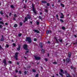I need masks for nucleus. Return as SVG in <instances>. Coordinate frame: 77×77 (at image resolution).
I'll use <instances>...</instances> for the list:
<instances>
[{"label":"nucleus","mask_w":77,"mask_h":77,"mask_svg":"<svg viewBox=\"0 0 77 77\" xmlns=\"http://www.w3.org/2000/svg\"><path fill=\"white\" fill-rule=\"evenodd\" d=\"M17 65H19V63L18 62H17Z\"/></svg>","instance_id":"5fc2aeb1"},{"label":"nucleus","mask_w":77,"mask_h":77,"mask_svg":"<svg viewBox=\"0 0 77 77\" xmlns=\"http://www.w3.org/2000/svg\"><path fill=\"white\" fill-rule=\"evenodd\" d=\"M32 71L34 72H36V70L34 69H32Z\"/></svg>","instance_id":"b1692460"},{"label":"nucleus","mask_w":77,"mask_h":77,"mask_svg":"<svg viewBox=\"0 0 77 77\" xmlns=\"http://www.w3.org/2000/svg\"><path fill=\"white\" fill-rule=\"evenodd\" d=\"M27 53H29V51H27L25 52V54H27Z\"/></svg>","instance_id":"c9c22d12"},{"label":"nucleus","mask_w":77,"mask_h":77,"mask_svg":"<svg viewBox=\"0 0 77 77\" xmlns=\"http://www.w3.org/2000/svg\"><path fill=\"white\" fill-rule=\"evenodd\" d=\"M61 16L60 17V18H63V14L62 13H61Z\"/></svg>","instance_id":"9d476101"},{"label":"nucleus","mask_w":77,"mask_h":77,"mask_svg":"<svg viewBox=\"0 0 77 77\" xmlns=\"http://www.w3.org/2000/svg\"><path fill=\"white\" fill-rule=\"evenodd\" d=\"M48 56H49V54H48Z\"/></svg>","instance_id":"338daca9"},{"label":"nucleus","mask_w":77,"mask_h":77,"mask_svg":"<svg viewBox=\"0 0 77 77\" xmlns=\"http://www.w3.org/2000/svg\"><path fill=\"white\" fill-rule=\"evenodd\" d=\"M19 73L20 74H21V71H19Z\"/></svg>","instance_id":"8fccbe9b"},{"label":"nucleus","mask_w":77,"mask_h":77,"mask_svg":"<svg viewBox=\"0 0 77 77\" xmlns=\"http://www.w3.org/2000/svg\"><path fill=\"white\" fill-rule=\"evenodd\" d=\"M33 31L34 32H36L37 33H39V31H38V30H36V29H34L33 30Z\"/></svg>","instance_id":"0eeeda50"},{"label":"nucleus","mask_w":77,"mask_h":77,"mask_svg":"<svg viewBox=\"0 0 77 77\" xmlns=\"http://www.w3.org/2000/svg\"><path fill=\"white\" fill-rule=\"evenodd\" d=\"M6 47L7 48H8V47H9V45H6Z\"/></svg>","instance_id":"e433bc0d"},{"label":"nucleus","mask_w":77,"mask_h":77,"mask_svg":"<svg viewBox=\"0 0 77 77\" xmlns=\"http://www.w3.org/2000/svg\"><path fill=\"white\" fill-rule=\"evenodd\" d=\"M53 64H57V62H54L53 63Z\"/></svg>","instance_id":"c85d7f7f"},{"label":"nucleus","mask_w":77,"mask_h":77,"mask_svg":"<svg viewBox=\"0 0 77 77\" xmlns=\"http://www.w3.org/2000/svg\"><path fill=\"white\" fill-rule=\"evenodd\" d=\"M2 27H3V26L2 25H0V28L1 29L2 28Z\"/></svg>","instance_id":"bb28decb"},{"label":"nucleus","mask_w":77,"mask_h":77,"mask_svg":"<svg viewBox=\"0 0 77 77\" xmlns=\"http://www.w3.org/2000/svg\"><path fill=\"white\" fill-rule=\"evenodd\" d=\"M0 24H4V23L3 22H2V21H0Z\"/></svg>","instance_id":"5701e85b"},{"label":"nucleus","mask_w":77,"mask_h":77,"mask_svg":"<svg viewBox=\"0 0 77 77\" xmlns=\"http://www.w3.org/2000/svg\"><path fill=\"white\" fill-rule=\"evenodd\" d=\"M27 18L28 19H30L31 18V17H27Z\"/></svg>","instance_id":"58836bf2"},{"label":"nucleus","mask_w":77,"mask_h":77,"mask_svg":"<svg viewBox=\"0 0 77 77\" xmlns=\"http://www.w3.org/2000/svg\"><path fill=\"white\" fill-rule=\"evenodd\" d=\"M40 47L41 48H42V44L41 43H40Z\"/></svg>","instance_id":"4468645a"},{"label":"nucleus","mask_w":77,"mask_h":77,"mask_svg":"<svg viewBox=\"0 0 77 77\" xmlns=\"http://www.w3.org/2000/svg\"><path fill=\"white\" fill-rule=\"evenodd\" d=\"M58 2H60V1H58Z\"/></svg>","instance_id":"774afa93"},{"label":"nucleus","mask_w":77,"mask_h":77,"mask_svg":"<svg viewBox=\"0 0 77 77\" xmlns=\"http://www.w3.org/2000/svg\"><path fill=\"white\" fill-rule=\"evenodd\" d=\"M18 52H16V53L15 54V56H14V58L16 60H17V57H18Z\"/></svg>","instance_id":"20e7f679"},{"label":"nucleus","mask_w":77,"mask_h":77,"mask_svg":"<svg viewBox=\"0 0 77 77\" xmlns=\"http://www.w3.org/2000/svg\"><path fill=\"white\" fill-rule=\"evenodd\" d=\"M45 12H48V10L47 9H46L45 10Z\"/></svg>","instance_id":"c756f323"},{"label":"nucleus","mask_w":77,"mask_h":77,"mask_svg":"<svg viewBox=\"0 0 77 77\" xmlns=\"http://www.w3.org/2000/svg\"><path fill=\"white\" fill-rule=\"evenodd\" d=\"M2 38L1 39V41H3L4 40V37L3 35H2Z\"/></svg>","instance_id":"1a4fd4ad"},{"label":"nucleus","mask_w":77,"mask_h":77,"mask_svg":"<svg viewBox=\"0 0 77 77\" xmlns=\"http://www.w3.org/2000/svg\"><path fill=\"white\" fill-rule=\"evenodd\" d=\"M24 73L25 74H27V72L26 71H25Z\"/></svg>","instance_id":"ea45409f"},{"label":"nucleus","mask_w":77,"mask_h":77,"mask_svg":"<svg viewBox=\"0 0 77 77\" xmlns=\"http://www.w3.org/2000/svg\"><path fill=\"white\" fill-rule=\"evenodd\" d=\"M6 30V28H4V30Z\"/></svg>","instance_id":"3c124183"},{"label":"nucleus","mask_w":77,"mask_h":77,"mask_svg":"<svg viewBox=\"0 0 77 77\" xmlns=\"http://www.w3.org/2000/svg\"><path fill=\"white\" fill-rule=\"evenodd\" d=\"M59 41L60 42H62V39H59Z\"/></svg>","instance_id":"cd10ccee"},{"label":"nucleus","mask_w":77,"mask_h":77,"mask_svg":"<svg viewBox=\"0 0 77 77\" xmlns=\"http://www.w3.org/2000/svg\"><path fill=\"white\" fill-rule=\"evenodd\" d=\"M20 49H21V48H20V45H19L18 48H17V50L18 51H19L20 50Z\"/></svg>","instance_id":"6e6552de"},{"label":"nucleus","mask_w":77,"mask_h":77,"mask_svg":"<svg viewBox=\"0 0 77 77\" xmlns=\"http://www.w3.org/2000/svg\"><path fill=\"white\" fill-rule=\"evenodd\" d=\"M48 44H49V43H50V41H48Z\"/></svg>","instance_id":"680f3d73"},{"label":"nucleus","mask_w":77,"mask_h":77,"mask_svg":"<svg viewBox=\"0 0 77 77\" xmlns=\"http://www.w3.org/2000/svg\"><path fill=\"white\" fill-rule=\"evenodd\" d=\"M60 5H61V6H62L63 8H64V7H65V5H64L62 3H60Z\"/></svg>","instance_id":"2eb2a0df"},{"label":"nucleus","mask_w":77,"mask_h":77,"mask_svg":"<svg viewBox=\"0 0 77 77\" xmlns=\"http://www.w3.org/2000/svg\"><path fill=\"white\" fill-rule=\"evenodd\" d=\"M9 63H11L12 62H11V61H8Z\"/></svg>","instance_id":"49530a36"},{"label":"nucleus","mask_w":77,"mask_h":77,"mask_svg":"<svg viewBox=\"0 0 77 77\" xmlns=\"http://www.w3.org/2000/svg\"><path fill=\"white\" fill-rule=\"evenodd\" d=\"M11 8H14V6L12 5L11 6Z\"/></svg>","instance_id":"6ab92c4d"},{"label":"nucleus","mask_w":77,"mask_h":77,"mask_svg":"<svg viewBox=\"0 0 77 77\" xmlns=\"http://www.w3.org/2000/svg\"><path fill=\"white\" fill-rule=\"evenodd\" d=\"M21 35H22V34H19L18 35V36L19 37H20V36H21Z\"/></svg>","instance_id":"412c9836"},{"label":"nucleus","mask_w":77,"mask_h":77,"mask_svg":"<svg viewBox=\"0 0 77 77\" xmlns=\"http://www.w3.org/2000/svg\"><path fill=\"white\" fill-rule=\"evenodd\" d=\"M62 29H63V30H65V27H64V26H63L62 27Z\"/></svg>","instance_id":"2f4dec72"},{"label":"nucleus","mask_w":77,"mask_h":77,"mask_svg":"<svg viewBox=\"0 0 77 77\" xmlns=\"http://www.w3.org/2000/svg\"><path fill=\"white\" fill-rule=\"evenodd\" d=\"M14 17H17V15H16V14H14Z\"/></svg>","instance_id":"4c0bfd02"},{"label":"nucleus","mask_w":77,"mask_h":77,"mask_svg":"<svg viewBox=\"0 0 77 77\" xmlns=\"http://www.w3.org/2000/svg\"><path fill=\"white\" fill-rule=\"evenodd\" d=\"M47 6H50V4H49V3H47Z\"/></svg>","instance_id":"473e14b6"},{"label":"nucleus","mask_w":77,"mask_h":77,"mask_svg":"<svg viewBox=\"0 0 77 77\" xmlns=\"http://www.w3.org/2000/svg\"><path fill=\"white\" fill-rule=\"evenodd\" d=\"M66 61L67 62H69V59L67 58L66 59Z\"/></svg>","instance_id":"dca6fc26"},{"label":"nucleus","mask_w":77,"mask_h":77,"mask_svg":"<svg viewBox=\"0 0 77 77\" xmlns=\"http://www.w3.org/2000/svg\"><path fill=\"white\" fill-rule=\"evenodd\" d=\"M56 17L57 18H58V15H57H57H56Z\"/></svg>","instance_id":"de8ad7c7"},{"label":"nucleus","mask_w":77,"mask_h":77,"mask_svg":"<svg viewBox=\"0 0 77 77\" xmlns=\"http://www.w3.org/2000/svg\"><path fill=\"white\" fill-rule=\"evenodd\" d=\"M71 68L72 69V68H73V66H71Z\"/></svg>","instance_id":"09e8293b"},{"label":"nucleus","mask_w":77,"mask_h":77,"mask_svg":"<svg viewBox=\"0 0 77 77\" xmlns=\"http://www.w3.org/2000/svg\"><path fill=\"white\" fill-rule=\"evenodd\" d=\"M49 32L50 33H51V31H50Z\"/></svg>","instance_id":"6e6d98bb"},{"label":"nucleus","mask_w":77,"mask_h":77,"mask_svg":"<svg viewBox=\"0 0 77 77\" xmlns=\"http://www.w3.org/2000/svg\"><path fill=\"white\" fill-rule=\"evenodd\" d=\"M24 57L25 59H27V58H26V57Z\"/></svg>","instance_id":"e2e57ef3"},{"label":"nucleus","mask_w":77,"mask_h":77,"mask_svg":"<svg viewBox=\"0 0 77 77\" xmlns=\"http://www.w3.org/2000/svg\"><path fill=\"white\" fill-rule=\"evenodd\" d=\"M38 18L39 20H41L42 19V18H41V16H39L38 17Z\"/></svg>","instance_id":"393cba45"},{"label":"nucleus","mask_w":77,"mask_h":77,"mask_svg":"<svg viewBox=\"0 0 77 77\" xmlns=\"http://www.w3.org/2000/svg\"><path fill=\"white\" fill-rule=\"evenodd\" d=\"M30 23H31V24H32V21H30Z\"/></svg>","instance_id":"4d7b16f0"},{"label":"nucleus","mask_w":77,"mask_h":77,"mask_svg":"<svg viewBox=\"0 0 77 77\" xmlns=\"http://www.w3.org/2000/svg\"><path fill=\"white\" fill-rule=\"evenodd\" d=\"M25 20L26 21H27V18L26 17H25Z\"/></svg>","instance_id":"a878e982"},{"label":"nucleus","mask_w":77,"mask_h":77,"mask_svg":"<svg viewBox=\"0 0 77 77\" xmlns=\"http://www.w3.org/2000/svg\"><path fill=\"white\" fill-rule=\"evenodd\" d=\"M6 17H8V14H6Z\"/></svg>","instance_id":"603ef678"},{"label":"nucleus","mask_w":77,"mask_h":77,"mask_svg":"<svg viewBox=\"0 0 77 77\" xmlns=\"http://www.w3.org/2000/svg\"><path fill=\"white\" fill-rule=\"evenodd\" d=\"M39 77V74H37L35 75V77Z\"/></svg>","instance_id":"a211bd4d"},{"label":"nucleus","mask_w":77,"mask_h":77,"mask_svg":"<svg viewBox=\"0 0 77 77\" xmlns=\"http://www.w3.org/2000/svg\"><path fill=\"white\" fill-rule=\"evenodd\" d=\"M56 75H57V76H58V74H57Z\"/></svg>","instance_id":"0e129e2a"},{"label":"nucleus","mask_w":77,"mask_h":77,"mask_svg":"<svg viewBox=\"0 0 77 77\" xmlns=\"http://www.w3.org/2000/svg\"><path fill=\"white\" fill-rule=\"evenodd\" d=\"M27 0H25V2L26 3H27Z\"/></svg>","instance_id":"864d4df0"},{"label":"nucleus","mask_w":77,"mask_h":77,"mask_svg":"<svg viewBox=\"0 0 77 77\" xmlns=\"http://www.w3.org/2000/svg\"><path fill=\"white\" fill-rule=\"evenodd\" d=\"M20 25L21 26H22L23 25V23L22 22H20Z\"/></svg>","instance_id":"4be33fe9"},{"label":"nucleus","mask_w":77,"mask_h":77,"mask_svg":"<svg viewBox=\"0 0 77 77\" xmlns=\"http://www.w3.org/2000/svg\"><path fill=\"white\" fill-rule=\"evenodd\" d=\"M26 20H25L23 21L24 23H25V22H26Z\"/></svg>","instance_id":"bf43d9fd"},{"label":"nucleus","mask_w":77,"mask_h":77,"mask_svg":"<svg viewBox=\"0 0 77 77\" xmlns=\"http://www.w3.org/2000/svg\"><path fill=\"white\" fill-rule=\"evenodd\" d=\"M0 14L1 15H3V12H2V11L0 12Z\"/></svg>","instance_id":"a18cd8bd"},{"label":"nucleus","mask_w":77,"mask_h":77,"mask_svg":"<svg viewBox=\"0 0 77 77\" xmlns=\"http://www.w3.org/2000/svg\"><path fill=\"white\" fill-rule=\"evenodd\" d=\"M45 61H48V60H47V58H45Z\"/></svg>","instance_id":"79ce46f5"},{"label":"nucleus","mask_w":77,"mask_h":77,"mask_svg":"<svg viewBox=\"0 0 77 77\" xmlns=\"http://www.w3.org/2000/svg\"><path fill=\"white\" fill-rule=\"evenodd\" d=\"M61 72H60L59 73L60 75H61L62 76V75H63V74H64V72H63V70H62V69H60V70Z\"/></svg>","instance_id":"f03ea898"},{"label":"nucleus","mask_w":77,"mask_h":77,"mask_svg":"<svg viewBox=\"0 0 77 77\" xmlns=\"http://www.w3.org/2000/svg\"><path fill=\"white\" fill-rule=\"evenodd\" d=\"M60 21H61V22H62V23H63V20L60 19Z\"/></svg>","instance_id":"aec40b11"},{"label":"nucleus","mask_w":77,"mask_h":77,"mask_svg":"<svg viewBox=\"0 0 77 77\" xmlns=\"http://www.w3.org/2000/svg\"><path fill=\"white\" fill-rule=\"evenodd\" d=\"M36 40H37V39H36V38H34V41H36Z\"/></svg>","instance_id":"f704fd0d"},{"label":"nucleus","mask_w":77,"mask_h":77,"mask_svg":"<svg viewBox=\"0 0 77 77\" xmlns=\"http://www.w3.org/2000/svg\"><path fill=\"white\" fill-rule=\"evenodd\" d=\"M5 25H6V26H7V25H8V23H5Z\"/></svg>","instance_id":"c03bdc74"},{"label":"nucleus","mask_w":77,"mask_h":77,"mask_svg":"<svg viewBox=\"0 0 77 77\" xmlns=\"http://www.w3.org/2000/svg\"><path fill=\"white\" fill-rule=\"evenodd\" d=\"M55 39H56V41H57V38H56Z\"/></svg>","instance_id":"052dcab7"},{"label":"nucleus","mask_w":77,"mask_h":77,"mask_svg":"<svg viewBox=\"0 0 77 77\" xmlns=\"http://www.w3.org/2000/svg\"><path fill=\"white\" fill-rule=\"evenodd\" d=\"M27 47H28V46H27V45H23V48L25 50H27Z\"/></svg>","instance_id":"423d86ee"},{"label":"nucleus","mask_w":77,"mask_h":77,"mask_svg":"<svg viewBox=\"0 0 77 77\" xmlns=\"http://www.w3.org/2000/svg\"><path fill=\"white\" fill-rule=\"evenodd\" d=\"M18 72V70H16V72Z\"/></svg>","instance_id":"13d9d810"},{"label":"nucleus","mask_w":77,"mask_h":77,"mask_svg":"<svg viewBox=\"0 0 77 77\" xmlns=\"http://www.w3.org/2000/svg\"><path fill=\"white\" fill-rule=\"evenodd\" d=\"M13 45L14 47H15V45H16L14 43L13 44Z\"/></svg>","instance_id":"7c9ffc66"},{"label":"nucleus","mask_w":77,"mask_h":77,"mask_svg":"<svg viewBox=\"0 0 77 77\" xmlns=\"http://www.w3.org/2000/svg\"><path fill=\"white\" fill-rule=\"evenodd\" d=\"M32 39L30 37H26V41H28L29 43H31L32 42Z\"/></svg>","instance_id":"f257e3e1"},{"label":"nucleus","mask_w":77,"mask_h":77,"mask_svg":"<svg viewBox=\"0 0 77 77\" xmlns=\"http://www.w3.org/2000/svg\"><path fill=\"white\" fill-rule=\"evenodd\" d=\"M49 30L47 31H46V33H47L48 34V33H49Z\"/></svg>","instance_id":"72a5a7b5"},{"label":"nucleus","mask_w":77,"mask_h":77,"mask_svg":"<svg viewBox=\"0 0 77 77\" xmlns=\"http://www.w3.org/2000/svg\"><path fill=\"white\" fill-rule=\"evenodd\" d=\"M34 57L36 60H40L41 59V57L37 56H34Z\"/></svg>","instance_id":"7ed1b4c3"},{"label":"nucleus","mask_w":77,"mask_h":77,"mask_svg":"<svg viewBox=\"0 0 77 77\" xmlns=\"http://www.w3.org/2000/svg\"><path fill=\"white\" fill-rule=\"evenodd\" d=\"M71 55V52H69L68 54V56L69 57Z\"/></svg>","instance_id":"9b49d317"},{"label":"nucleus","mask_w":77,"mask_h":77,"mask_svg":"<svg viewBox=\"0 0 77 77\" xmlns=\"http://www.w3.org/2000/svg\"><path fill=\"white\" fill-rule=\"evenodd\" d=\"M42 3H47V1H42Z\"/></svg>","instance_id":"f8f14e48"},{"label":"nucleus","mask_w":77,"mask_h":77,"mask_svg":"<svg viewBox=\"0 0 77 77\" xmlns=\"http://www.w3.org/2000/svg\"><path fill=\"white\" fill-rule=\"evenodd\" d=\"M39 24V22H37V25H38V24Z\"/></svg>","instance_id":"37998d69"},{"label":"nucleus","mask_w":77,"mask_h":77,"mask_svg":"<svg viewBox=\"0 0 77 77\" xmlns=\"http://www.w3.org/2000/svg\"><path fill=\"white\" fill-rule=\"evenodd\" d=\"M17 24H14V27H17Z\"/></svg>","instance_id":"f3484780"},{"label":"nucleus","mask_w":77,"mask_h":77,"mask_svg":"<svg viewBox=\"0 0 77 77\" xmlns=\"http://www.w3.org/2000/svg\"><path fill=\"white\" fill-rule=\"evenodd\" d=\"M11 14H12V13H10L9 14V16H11Z\"/></svg>","instance_id":"a19ab883"},{"label":"nucleus","mask_w":77,"mask_h":77,"mask_svg":"<svg viewBox=\"0 0 77 77\" xmlns=\"http://www.w3.org/2000/svg\"><path fill=\"white\" fill-rule=\"evenodd\" d=\"M63 60L64 62H65V60Z\"/></svg>","instance_id":"69168bd1"},{"label":"nucleus","mask_w":77,"mask_h":77,"mask_svg":"<svg viewBox=\"0 0 77 77\" xmlns=\"http://www.w3.org/2000/svg\"><path fill=\"white\" fill-rule=\"evenodd\" d=\"M3 62L4 63L5 65H6V60L5 59L3 61Z\"/></svg>","instance_id":"ddd939ff"},{"label":"nucleus","mask_w":77,"mask_h":77,"mask_svg":"<svg viewBox=\"0 0 77 77\" xmlns=\"http://www.w3.org/2000/svg\"><path fill=\"white\" fill-rule=\"evenodd\" d=\"M32 11L34 12L35 15H36V13H37V11L35 9V8H32Z\"/></svg>","instance_id":"39448f33"}]
</instances>
